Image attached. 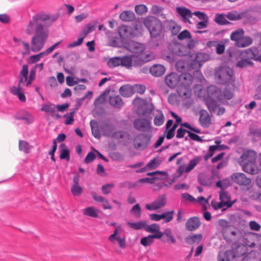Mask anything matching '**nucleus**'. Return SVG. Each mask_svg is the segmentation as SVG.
<instances>
[{"label":"nucleus","mask_w":261,"mask_h":261,"mask_svg":"<svg viewBox=\"0 0 261 261\" xmlns=\"http://www.w3.org/2000/svg\"><path fill=\"white\" fill-rule=\"evenodd\" d=\"M205 103L210 111L212 114L215 112L216 110L219 107V104L215 99L205 98Z\"/></svg>","instance_id":"473e14b6"},{"label":"nucleus","mask_w":261,"mask_h":261,"mask_svg":"<svg viewBox=\"0 0 261 261\" xmlns=\"http://www.w3.org/2000/svg\"><path fill=\"white\" fill-rule=\"evenodd\" d=\"M42 111L49 113L53 116L55 112V106L54 105H43L41 108Z\"/></svg>","instance_id":"5fc2aeb1"},{"label":"nucleus","mask_w":261,"mask_h":261,"mask_svg":"<svg viewBox=\"0 0 261 261\" xmlns=\"http://www.w3.org/2000/svg\"><path fill=\"white\" fill-rule=\"evenodd\" d=\"M130 212L136 218H140L141 216V209L139 204H136L134 205Z\"/></svg>","instance_id":"3c124183"},{"label":"nucleus","mask_w":261,"mask_h":261,"mask_svg":"<svg viewBox=\"0 0 261 261\" xmlns=\"http://www.w3.org/2000/svg\"><path fill=\"white\" fill-rule=\"evenodd\" d=\"M19 149L24 153H28L30 152L31 147L29 144L26 141L19 140Z\"/></svg>","instance_id":"de8ad7c7"},{"label":"nucleus","mask_w":261,"mask_h":261,"mask_svg":"<svg viewBox=\"0 0 261 261\" xmlns=\"http://www.w3.org/2000/svg\"><path fill=\"white\" fill-rule=\"evenodd\" d=\"M129 134L123 130H118L114 132L112 138L117 139L119 142L124 145H126L130 140Z\"/></svg>","instance_id":"9d476101"},{"label":"nucleus","mask_w":261,"mask_h":261,"mask_svg":"<svg viewBox=\"0 0 261 261\" xmlns=\"http://www.w3.org/2000/svg\"><path fill=\"white\" fill-rule=\"evenodd\" d=\"M257 153L253 150H245L240 158V164L243 171L250 174H256L260 168L256 163Z\"/></svg>","instance_id":"f03ea898"},{"label":"nucleus","mask_w":261,"mask_h":261,"mask_svg":"<svg viewBox=\"0 0 261 261\" xmlns=\"http://www.w3.org/2000/svg\"><path fill=\"white\" fill-rule=\"evenodd\" d=\"M132 28L126 25H122L118 29V33L121 38L126 39L132 35Z\"/></svg>","instance_id":"bb28decb"},{"label":"nucleus","mask_w":261,"mask_h":261,"mask_svg":"<svg viewBox=\"0 0 261 261\" xmlns=\"http://www.w3.org/2000/svg\"><path fill=\"white\" fill-rule=\"evenodd\" d=\"M137 60L136 61V64L139 66H142L145 63L153 60L155 58L152 53H144V52L140 55H136Z\"/></svg>","instance_id":"aec40b11"},{"label":"nucleus","mask_w":261,"mask_h":261,"mask_svg":"<svg viewBox=\"0 0 261 261\" xmlns=\"http://www.w3.org/2000/svg\"><path fill=\"white\" fill-rule=\"evenodd\" d=\"M252 62H251L250 60H249L248 59L244 57H241V59L238 61L236 64V66L243 68L246 67L249 65H252Z\"/></svg>","instance_id":"a18cd8bd"},{"label":"nucleus","mask_w":261,"mask_h":261,"mask_svg":"<svg viewBox=\"0 0 261 261\" xmlns=\"http://www.w3.org/2000/svg\"><path fill=\"white\" fill-rule=\"evenodd\" d=\"M202 236L201 234L189 235L185 238L186 242L188 244H198L201 241Z\"/></svg>","instance_id":"c9c22d12"},{"label":"nucleus","mask_w":261,"mask_h":261,"mask_svg":"<svg viewBox=\"0 0 261 261\" xmlns=\"http://www.w3.org/2000/svg\"><path fill=\"white\" fill-rule=\"evenodd\" d=\"M119 91L121 95L124 97H128L132 95V89L127 86H121Z\"/></svg>","instance_id":"8fccbe9b"},{"label":"nucleus","mask_w":261,"mask_h":261,"mask_svg":"<svg viewBox=\"0 0 261 261\" xmlns=\"http://www.w3.org/2000/svg\"><path fill=\"white\" fill-rule=\"evenodd\" d=\"M201 160V158L200 156H197L192 160H191L187 166L181 170L182 167L179 168L180 170V172L182 173V172H185L186 173H188L193 170L194 167L199 163V162Z\"/></svg>","instance_id":"72a5a7b5"},{"label":"nucleus","mask_w":261,"mask_h":261,"mask_svg":"<svg viewBox=\"0 0 261 261\" xmlns=\"http://www.w3.org/2000/svg\"><path fill=\"white\" fill-rule=\"evenodd\" d=\"M133 103L136 106L138 105V111L139 113L141 112L142 107V105H144L145 107L148 106V103L145 100L139 98H136L133 101Z\"/></svg>","instance_id":"6e6d98bb"},{"label":"nucleus","mask_w":261,"mask_h":261,"mask_svg":"<svg viewBox=\"0 0 261 261\" xmlns=\"http://www.w3.org/2000/svg\"><path fill=\"white\" fill-rule=\"evenodd\" d=\"M120 232V229L118 228H115L113 233L109 237L108 240L111 243H114L115 241H117L120 247L121 248H124L126 246L125 239V238L120 237L119 235Z\"/></svg>","instance_id":"4468645a"},{"label":"nucleus","mask_w":261,"mask_h":261,"mask_svg":"<svg viewBox=\"0 0 261 261\" xmlns=\"http://www.w3.org/2000/svg\"><path fill=\"white\" fill-rule=\"evenodd\" d=\"M165 71V68L163 65L155 64L150 68V72L154 76H161Z\"/></svg>","instance_id":"c85d7f7f"},{"label":"nucleus","mask_w":261,"mask_h":261,"mask_svg":"<svg viewBox=\"0 0 261 261\" xmlns=\"http://www.w3.org/2000/svg\"><path fill=\"white\" fill-rule=\"evenodd\" d=\"M120 57H115L110 58L107 62L110 68H115L120 65Z\"/></svg>","instance_id":"49530a36"},{"label":"nucleus","mask_w":261,"mask_h":261,"mask_svg":"<svg viewBox=\"0 0 261 261\" xmlns=\"http://www.w3.org/2000/svg\"><path fill=\"white\" fill-rule=\"evenodd\" d=\"M193 81V77L191 74L188 73H183L180 75L178 85L190 87Z\"/></svg>","instance_id":"5701e85b"},{"label":"nucleus","mask_w":261,"mask_h":261,"mask_svg":"<svg viewBox=\"0 0 261 261\" xmlns=\"http://www.w3.org/2000/svg\"><path fill=\"white\" fill-rule=\"evenodd\" d=\"M83 189L79 185H73L71 187V192L75 196H78L82 193Z\"/></svg>","instance_id":"13d9d810"},{"label":"nucleus","mask_w":261,"mask_h":261,"mask_svg":"<svg viewBox=\"0 0 261 261\" xmlns=\"http://www.w3.org/2000/svg\"><path fill=\"white\" fill-rule=\"evenodd\" d=\"M177 11L178 14L184 19H187L192 16V13L187 8L181 7L178 8Z\"/></svg>","instance_id":"c03bdc74"},{"label":"nucleus","mask_w":261,"mask_h":261,"mask_svg":"<svg viewBox=\"0 0 261 261\" xmlns=\"http://www.w3.org/2000/svg\"><path fill=\"white\" fill-rule=\"evenodd\" d=\"M128 225L132 228L135 230H139L145 228L146 222L145 221H139L137 222H127Z\"/></svg>","instance_id":"37998d69"},{"label":"nucleus","mask_w":261,"mask_h":261,"mask_svg":"<svg viewBox=\"0 0 261 261\" xmlns=\"http://www.w3.org/2000/svg\"><path fill=\"white\" fill-rule=\"evenodd\" d=\"M92 196L93 198V199L98 202H102V206L103 209L107 210L109 209L111 210L112 208V206L110 204L109 201L105 199L104 197L100 195H97L96 193L95 192H93L91 193Z\"/></svg>","instance_id":"a878e982"},{"label":"nucleus","mask_w":261,"mask_h":261,"mask_svg":"<svg viewBox=\"0 0 261 261\" xmlns=\"http://www.w3.org/2000/svg\"><path fill=\"white\" fill-rule=\"evenodd\" d=\"M147 10V7L143 4L136 5L135 8V12L138 15H142L146 13Z\"/></svg>","instance_id":"052dcab7"},{"label":"nucleus","mask_w":261,"mask_h":261,"mask_svg":"<svg viewBox=\"0 0 261 261\" xmlns=\"http://www.w3.org/2000/svg\"><path fill=\"white\" fill-rule=\"evenodd\" d=\"M145 230L150 233H155L154 234H160L161 235V239L164 236V233H162V232L160 231V225L156 223H153L150 225H147L146 224Z\"/></svg>","instance_id":"e433bc0d"},{"label":"nucleus","mask_w":261,"mask_h":261,"mask_svg":"<svg viewBox=\"0 0 261 261\" xmlns=\"http://www.w3.org/2000/svg\"><path fill=\"white\" fill-rule=\"evenodd\" d=\"M143 23L149 31L151 37L155 38L161 35L163 25L158 18L152 16H147L144 18Z\"/></svg>","instance_id":"7ed1b4c3"},{"label":"nucleus","mask_w":261,"mask_h":261,"mask_svg":"<svg viewBox=\"0 0 261 261\" xmlns=\"http://www.w3.org/2000/svg\"><path fill=\"white\" fill-rule=\"evenodd\" d=\"M167 28L171 31L173 35H176L181 29V27L172 20L167 21Z\"/></svg>","instance_id":"a19ab883"},{"label":"nucleus","mask_w":261,"mask_h":261,"mask_svg":"<svg viewBox=\"0 0 261 261\" xmlns=\"http://www.w3.org/2000/svg\"><path fill=\"white\" fill-rule=\"evenodd\" d=\"M48 15L44 13H38L32 17L28 24L25 32L31 35L35 33L32 38L31 49L33 52L39 51L44 46L48 37V31L43 27V22L49 19Z\"/></svg>","instance_id":"f257e3e1"},{"label":"nucleus","mask_w":261,"mask_h":261,"mask_svg":"<svg viewBox=\"0 0 261 261\" xmlns=\"http://www.w3.org/2000/svg\"><path fill=\"white\" fill-rule=\"evenodd\" d=\"M114 187V184H113L104 185L101 188L102 193L105 195L109 194Z\"/></svg>","instance_id":"338daca9"},{"label":"nucleus","mask_w":261,"mask_h":261,"mask_svg":"<svg viewBox=\"0 0 261 261\" xmlns=\"http://www.w3.org/2000/svg\"><path fill=\"white\" fill-rule=\"evenodd\" d=\"M211 205L215 210L222 208V211H224L227 208L224 203L222 201L218 202L215 200H212L211 201Z\"/></svg>","instance_id":"864d4df0"},{"label":"nucleus","mask_w":261,"mask_h":261,"mask_svg":"<svg viewBox=\"0 0 261 261\" xmlns=\"http://www.w3.org/2000/svg\"><path fill=\"white\" fill-rule=\"evenodd\" d=\"M166 203V197L165 194L159 196L152 203L146 205V208L148 210H155L161 208Z\"/></svg>","instance_id":"9b49d317"},{"label":"nucleus","mask_w":261,"mask_h":261,"mask_svg":"<svg viewBox=\"0 0 261 261\" xmlns=\"http://www.w3.org/2000/svg\"><path fill=\"white\" fill-rule=\"evenodd\" d=\"M200 224L199 218L197 217H193L188 219L185 226L187 230L192 231L197 229Z\"/></svg>","instance_id":"6ab92c4d"},{"label":"nucleus","mask_w":261,"mask_h":261,"mask_svg":"<svg viewBox=\"0 0 261 261\" xmlns=\"http://www.w3.org/2000/svg\"><path fill=\"white\" fill-rule=\"evenodd\" d=\"M135 14L132 11H124L120 13L119 18L123 21L129 22L135 19Z\"/></svg>","instance_id":"4c0bfd02"},{"label":"nucleus","mask_w":261,"mask_h":261,"mask_svg":"<svg viewBox=\"0 0 261 261\" xmlns=\"http://www.w3.org/2000/svg\"><path fill=\"white\" fill-rule=\"evenodd\" d=\"M226 17L230 20H237L241 18V15L236 12H229L226 15Z\"/></svg>","instance_id":"774afa93"},{"label":"nucleus","mask_w":261,"mask_h":261,"mask_svg":"<svg viewBox=\"0 0 261 261\" xmlns=\"http://www.w3.org/2000/svg\"><path fill=\"white\" fill-rule=\"evenodd\" d=\"M83 214L86 216L97 218L98 216V210L92 206H89L82 210Z\"/></svg>","instance_id":"58836bf2"},{"label":"nucleus","mask_w":261,"mask_h":261,"mask_svg":"<svg viewBox=\"0 0 261 261\" xmlns=\"http://www.w3.org/2000/svg\"><path fill=\"white\" fill-rule=\"evenodd\" d=\"M242 254V253L237 254L233 252L232 251L227 250L224 253H219L218 255V261H231L233 258H236V256H239Z\"/></svg>","instance_id":"412c9836"},{"label":"nucleus","mask_w":261,"mask_h":261,"mask_svg":"<svg viewBox=\"0 0 261 261\" xmlns=\"http://www.w3.org/2000/svg\"><path fill=\"white\" fill-rule=\"evenodd\" d=\"M249 133L254 138H259L261 136V128H255L253 127H249Z\"/></svg>","instance_id":"e2e57ef3"},{"label":"nucleus","mask_w":261,"mask_h":261,"mask_svg":"<svg viewBox=\"0 0 261 261\" xmlns=\"http://www.w3.org/2000/svg\"><path fill=\"white\" fill-rule=\"evenodd\" d=\"M253 39L249 36H243L239 42L237 43V46L239 47H245L252 44Z\"/></svg>","instance_id":"ea45409f"},{"label":"nucleus","mask_w":261,"mask_h":261,"mask_svg":"<svg viewBox=\"0 0 261 261\" xmlns=\"http://www.w3.org/2000/svg\"><path fill=\"white\" fill-rule=\"evenodd\" d=\"M120 232V229L118 228H115L113 233L109 237L108 240L111 243H114L115 241H117L120 247L121 248H124L126 246L125 239V238L120 237L119 235Z\"/></svg>","instance_id":"dca6fc26"},{"label":"nucleus","mask_w":261,"mask_h":261,"mask_svg":"<svg viewBox=\"0 0 261 261\" xmlns=\"http://www.w3.org/2000/svg\"><path fill=\"white\" fill-rule=\"evenodd\" d=\"M179 80L180 75L175 72H172L166 76L165 81L169 87L174 88L178 86Z\"/></svg>","instance_id":"a211bd4d"},{"label":"nucleus","mask_w":261,"mask_h":261,"mask_svg":"<svg viewBox=\"0 0 261 261\" xmlns=\"http://www.w3.org/2000/svg\"><path fill=\"white\" fill-rule=\"evenodd\" d=\"M120 232V229L118 228H115L113 233L109 237L108 240L111 243H114L115 241H117L120 247L121 248H124L126 246L125 239V238L120 237L119 235Z\"/></svg>","instance_id":"f3484780"},{"label":"nucleus","mask_w":261,"mask_h":261,"mask_svg":"<svg viewBox=\"0 0 261 261\" xmlns=\"http://www.w3.org/2000/svg\"><path fill=\"white\" fill-rule=\"evenodd\" d=\"M244 31L241 28L238 29L231 32L230 38L232 41L235 42L234 44L236 46L237 45V43L240 41L242 36L244 35Z\"/></svg>","instance_id":"f704fd0d"},{"label":"nucleus","mask_w":261,"mask_h":261,"mask_svg":"<svg viewBox=\"0 0 261 261\" xmlns=\"http://www.w3.org/2000/svg\"><path fill=\"white\" fill-rule=\"evenodd\" d=\"M134 126L138 130L148 131L151 129V122L147 119L137 118L134 122Z\"/></svg>","instance_id":"1a4fd4ad"},{"label":"nucleus","mask_w":261,"mask_h":261,"mask_svg":"<svg viewBox=\"0 0 261 261\" xmlns=\"http://www.w3.org/2000/svg\"><path fill=\"white\" fill-rule=\"evenodd\" d=\"M220 89L214 85H210L206 89V95L205 98L217 99L219 100Z\"/></svg>","instance_id":"4be33fe9"},{"label":"nucleus","mask_w":261,"mask_h":261,"mask_svg":"<svg viewBox=\"0 0 261 261\" xmlns=\"http://www.w3.org/2000/svg\"><path fill=\"white\" fill-rule=\"evenodd\" d=\"M74 111H72L70 113H67L64 115L63 118H65L64 123L66 125L72 124L74 122Z\"/></svg>","instance_id":"09e8293b"},{"label":"nucleus","mask_w":261,"mask_h":261,"mask_svg":"<svg viewBox=\"0 0 261 261\" xmlns=\"http://www.w3.org/2000/svg\"><path fill=\"white\" fill-rule=\"evenodd\" d=\"M164 121V117L161 111L157 114L154 119V124L156 126H161L162 125Z\"/></svg>","instance_id":"603ef678"},{"label":"nucleus","mask_w":261,"mask_h":261,"mask_svg":"<svg viewBox=\"0 0 261 261\" xmlns=\"http://www.w3.org/2000/svg\"><path fill=\"white\" fill-rule=\"evenodd\" d=\"M199 122L200 125L204 128L208 127L211 124V118L207 111L201 109L199 111Z\"/></svg>","instance_id":"ddd939ff"},{"label":"nucleus","mask_w":261,"mask_h":261,"mask_svg":"<svg viewBox=\"0 0 261 261\" xmlns=\"http://www.w3.org/2000/svg\"><path fill=\"white\" fill-rule=\"evenodd\" d=\"M251 51L252 49L251 47L240 53L239 56L240 57H244L248 59L249 60L250 59H253V57H252V52Z\"/></svg>","instance_id":"4d7b16f0"},{"label":"nucleus","mask_w":261,"mask_h":261,"mask_svg":"<svg viewBox=\"0 0 261 261\" xmlns=\"http://www.w3.org/2000/svg\"><path fill=\"white\" fill-rule=\"evenodd\" d=\"M111 106L116 108H120L122 107L123 102L120 95H112L109 98Z\"/></svg>","instance_id":"2f4dec72"},{"label":"nucleus","mask_w":261,"mask_h":261,"mask_svg":"<svg viewBox=\"0 0 261 261\" xmlns=\"http://www.w3.org/2000/svg\"><path fill=\"white\" fill-rule=\"evenodd\" d=\"M192 36L190 32L188 30H184L180 33L178 36L177 38L179 40H182L185 39H190Z\"/></svg>","instance_id":"69168bd1"},{"label":"nucleus","mask_w":261,"mask_h":261,"mask_svg":"<svg viewBox=\"0 0 261 261\" xmlns=\"http://www.w3.org/2000/svg\"><path fill=\"white\" fill-rule=\"evenodd\" d=\"M94 30V25L88 23L87 24L84 29L82 31L83 36L79 38L77 41H74L72 43H69L67 47L68 48H73L76 46H78L82 44L83 42L84 38L87 36V35L89 33H91Z\"/></svg>","instance_id":"0eeeda50"},{"label":"nucleus","mask_w":261,"mask_h":261,"mask_svg":"<svg viewBox=\"0 0 261 261\" xmlns=\"http://www.w3.org/2000/svg\"><path fill=\"white\" fill-rule=\"evenodd\" d=\"M246 248L243 246L238 245L235 248H232L231 250L233 251V252L235 253L236 254H240L242 253V254L239 256H236V257H239L244 255L246 253L245 252Z\"/></svg>","instance_id":"bf43d9fd"},{"label":"nucleus","mask_w":261,"mask_h":261,"mask_svg":"<svg viewBox=\"0 0 261 261\" xmlns=\"http://www.w3.org/2000/svg\"><path fill=\"white\" fill-rule=\"evenodd\" d=\"M161 234H151L144 237L141 239L140 243L144 247L151 245L154 242V239H161Z\"/></svg>","instance_id":"c756f323"},{"label":"nucleus","mask_w":261,"mask_h":261,"mask_svg":"<svg viewBox=\"0 0 261 261\" xmlns=\"http://www.w3.org/2000/svg\"><path fill=\"white\" fill-rule=\"evenodd\" d=\"M232 180L236 184L241 186H248L251 182V180L247 178L243 173H234L231 175Z\"/></svg>","instance_id":"f8f14e48"},{"label":"nucleus","mask_w":261,"mask_h":261,"mask_svg":"<svg viewBox=\"0 0 261 261\" xmlns=\"http://www.w3.org/2000/svg\"><path fill=\"white\" fill-rule=\"evenodd\" d=\"M125 48L129 51L134 53L133 55H140L146 48L145 46L142 43L134 41H128L124 44Z\"/></svg>","instance_id":"423d86ee"},{"label":"nucleus","mask_w":261,"mask_h":261,"mask_svg":"<svg viewBox=\"0 0 261 261\" xmlns=\"http://www.w3.org/2000/svg\"><path fill=\"white\" fill-rule=\"evenodd\" d=\"M15 118L17 120L24 121L28 124L32 123L34 121L33 115L25 111H22L18 114Z\"/></svg>","instance_id":"393cba45"},{"label":"nucleus","mask_w":261,"mask_h":261,"mask_svg":"<svg viewBox=\"0 0 261 261\" xmlns=\"http://www.w3.org/2000/svg\"><path fill=\"white\" fill-rule=\"evenodd\" d=\"M137 60L136 55H126L120 57V66L127 69L131 68L132 66L139 67V65L136 64Z\"/></svg>","instance_id":"6e6552de"},{"label":"nucleus","mask_w":261,"mask_h":261,"mask_svg":"<svg viewBox=\"0 0 261 261\" xmlns=\"http://www.w3.org/2000/svg\"><path fill=\"white\" fill-rule=\"evenodd\" d=\"M173 213H174L173 211H169L167 212L164 213L162 214V216H163V217H162V219H164L165 220L164 221L166 223L170 222L173 219Z\"/></svg>","instance_id":"680f3d73"},{"label":"nucleus","mask_w":261,"mask_h":261,"mask_svg":"<svg viewBox=\"0 0 261 261\" xmlns=\"http://www.w3.org/2000/svg\"><path fill=\"white\" fill-rule=\"evenodd\" d=\"M233 97V93L230 89L225 88L222 91L220 90L219 101L223 103L225 101L231 99Z\"/></svg>","instance_id":"cd10ccee"},{"label":"nucleus","mask_w":261,"mask_h":261,"mask_svg":"<svg viewBox=\"0 0 261 261\" xmlns=\"http://www.w3.org/2000/svg\"><path fill=\"white\" fill-rule=\"evenodd\" d=\"M226 15L224 14H216L214 21L219 25H227L230 23V22L226 19Z\"/></svg>","instance_id":"79ce46f5"},{"label":"nucleus","mask_w":261,"mask_h":261,"mask_svg":"<svg viewBox=\"0 0 261 261\" xmlns=\"http://www.w3.org/2000/svg\"><path fill=\"white\" fill-rule=\"evenodd\" d=\"M120 232V229L118 228H115L113 233L109 237L108 240L111 243H114L115 241H117L120 247L121 248H124L126 246L125 239V238L120 237L119 235Z\"/></svg>","instance_id":"2eb2a0df"},{"label":"nucleus","mask_w":261,"mask_h":261,"mask_svg":"<svg viewBox=\"0 0 261 261\" xmlns=\"http://www.w3.org/2000/svg\"><path fill=\"white\" fill-rule=\"evenodd\" d=\"M215 76L218 82L221 84H225L233 81L232 79L233 71L229 67L223 66L217 69Z\"/></svg>","instance_id":"20e7f679"},{"label":"nucleus","mask_w":261,"mask_h":261,"mask_svg":"<svg viewBox=\"0 0 261 261\" xmlns=\"http://www.w3.org/2000/svg\"><path fill=\"white\" fill-rule=\"evenodd\" d=\"M14 40L16 42H18V45H22L25 49L24 54H29L30 53V44L28 42H25L24 41H22L21 40H19L16 38H14Z\"/></svg>","instance_id":"0e129e2a"},{"label":"nucleus","mask_w":261,"mask_h":261,"mask_svg":"<svg viewBox=\"0 0 261 261\" xmlns=\"http://www.w3.org/2000/svg\"><path fill=\"white\" fill-rule=\"evenodd\" d=\"M219 198L221 201L223 202L226 205V208L231 207L236 201L235 200L231 201L230 200V196L228 193L226 191H224L223 190H221L220 191Z\"/></svg>","instance_id":"b1692460"},{"label":"nucleus","mask_w":261,"mask_h":261,"mask_svg":"<svg viewBox=\"0 0 261 261\" xmlns=\"http://www.w3.org/2000/svg\"><path fill=\"white\" fill-rule=\"evenodd\" d=\"M178 94L184 98H188L191 95V89L190 87L178 85L177 87Z\"/></svg>","instance_id":"7c9ffc66"},{"label":"nucleus","mask_w":261,"mask_h":261,"mask_svg":"<svg viewBox=\"0 0 261 261\" xmlns=\"http://www.w3.org/2000/svg\"><path fill=\"white\" fill-rule=\"evenodd\" d=\"M151 136L142 133L137 135L134 140V147L137 149H144L150 143Z\"/></svg>","instance_id":"39448f33"}]
</instances>
